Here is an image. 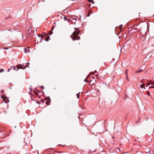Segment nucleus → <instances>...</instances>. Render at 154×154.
I'll return each instance as SVG.
<instances>
[{"label": "nucleus", "instance_id": "9b49d317", "mask_svg": "<svg viewBox=\"0 0 154 154\" xmlns=\"http://www.w3.org/2000/svg\"><path fill=\"white\" fill-rule=\"evenodd\" d=\"M125 74H126V76H127L128 75V70L127 69H126L125 71Z\"/></svg>", "mask_w": 154, "mask_h": 154}, {"label": "nucleus", "instance_id": "f03ea898", "mask_svg": "<svg viewBox=\"0 0 154 154\" xmlns=\"http://www.w3.org/2000/svg\"><path fill=\"white\" fill-rule=\"evenodd\" d=\"M21 66H20L17 65L16 66H13V69L14 70L16 71H17L19 69H24L25 68L23 67L22 65H21Z\"/></svg>", "mask_w": 154, "mask_h": 154}, {"label": "nucleus", "instance_id": "2f4dec72", "mask_svg": "<svg viewBox=\"0 0 154 154\" xmlns=\"http://www.w3.org/2000/svg\"><path fill=\"white\" fill-rule=\"evenodd\" d=\"M36 103H39V101H37V102H36Z\"/></svg>", "mask_w": 154, "mask_h": 154}, {"label": "nucleus", "instance_id": "412c9836", "mask_svg": "<svg viewBox=\"0 0 154 154\" xmlns=\"http://www.w3.org/2000/svg\"><path fill=\"white\" fill-rule=\"evenodd\" d=\"M89 13L90 14H92L93 13V12L92 11H90L89 12Z\"/></svg>", "mask_w": 154, "mask_h": 154}, {"label": "nucleus", "instance_id": "4468645a", "mask_svg": "<svg viewBox=\"0 0 154 154\" xmlns=\"http://www.w3.org/2000/svg\"><path fill=\"white\" fill-rule=\"evenodd\" d=\"M52 33H53L52 30H51L50 31V32H49V34L50 35H51L52 34Z\"/></svg>", "mask_w": 154, "mask_h": 154}, {"label": "nucleus", "instance_id": "20e7f679", "mask_svg": "<svg viewBox=\"0 0 154 154\" xmlns=\"http://www.w3.org/2000/svg\"><path fill=\"white\" fill-rule=\"evenodd\" d=\"M1 97L2 99H3V100L5 101V100H6L7 99V97L5 96L4 95H2Z\"/></svg>", "mask_w": 154, "mask_h": 154}, {"label": "nucleus", "instance_id": "b1692460", "mask_svg": "<svg viewBox=\"0 0 154 154\" xmlns=\"http://www.w3.org/2000/svg\"><path fill=\"white\" fill-rule=\"evenodd\" d=\"M150 83L149 82L148 83V84H147V86H149L150 85Z\"/></svg>", "mask_w": 154, "mask_h": 154}, {"label": "nucleus", "instance_id": "72a5a7b5", "mask_svg": "<svg viewBox=\"0 0 154 154\" xmlns=\"http://www.w3.org/2000/svg\"><path fill=\"white\" fill-rule=\"evenodd\" d=\"M134 29H136V30H137V28H134Z\"/></svg>", "mask_w": 154, "mask_h": 154}, {"label": "nucleus", "instance_id": "9d476101", "mask_svg": "<svg viewBox=\"0 0 154 154\" xmlns=\"http://www.w3.org/2000/svg\"><path fill=\"white\" fill-rule=\"evenodd\" d=\"M140 118H139L138 119V120H137V121L135 123L136 124H137V123H138V122H139L140 121Z\"/></svg>", "mask_w": 154, "mask_h": 154}, {"label": "nucleus", "instance_id": "6ab92c4d", "mask_svg": "<svg viewBox=\"0 0 154 154\" xmlns=\"http://www.w3.org/2000/svg\"><path fill=\"white\" fill-rule=\"evenodd\" d=\"M147 93L148 95H150V93L149 92L147 91Z\"/></svg>", "mask_w": 154, "mask_h": 154}, {"label": "nucleus", "instance_id": "393cba45", "mask_svg": "<svg viewBox=\"0 0 154 154\" xmlns=\"http://www.w3.org/2000/svg\"><path fill=\"white\" fill-rule=\"evenodd\" d=\"M126 79H127V80L128 81V80H128V75L127 76H126Z\"/></svg>", "mask_w": 154, "mask_h": 154}, {"label": "nucleus", "instance_id": "7c9ffc66", "mask_svg": "<svg viewBox=\"0 0 154 154\" xmlns=\"http://www.w3.org/2000/svg\"><path fill=\"white\" fill-rule=\"evenodd\" d=\"M122 25H121L120 26V27H121V28H122Z\"/></svg>", "mask_w": 154, "mask_h": 154}, {"label": "nucleus", "instance_id": "a878e982", "mask_svg": "<svg viewBox=\"0 0 154 154\" xmlns=\"http://www.w3.org/2000/svg\"><path fill=\"white\" fill-rule=\"evenodd\" d=\"M54 26H53V27H52V29H51V30H53V29H54Z\"/></svg>", "mask_w": 154, "mask_h": 154}, {"label": "nucleus", "instance_id": "ddd939ff", "mask_svg": "<svg viewBox=\"0 0 154 154\" xmlns=\"http://www.w3.org/2000/svg\"><path fill=\"white\" fill-rule=\"evenodd\" d=\"M49 38H48V37H46V38L45 39V41H48L49 40Z\"/></svg>", "mask_w": 154, "mask_h": 154}, {"label": "nucleus", "instance_id": "7ed1b4c3", "mask_svg": "<svg viewBox=\"0 0 154 154\" xmlns=\"http://www.w3.org/2000/svg\"><path fill=\"white\" fill-rule=\"evenodd\" d=\"M29 47H28V49L24 48V52L26 53H27L29 52H30V50L29 49Z\"/></svg>", "mask_w": 154, "mask_h": 154}, {"label": "nucleus", "instance_id": "dca6fc26", "mask_svg": "<svg viewBox=\"0 0 154 154\" xmlns=\"http://www.w3.org/2000/svg\"><path fill=\"white\" fill-rule=\"evenodd\" d=\"M49 102V101H47L46 102V104H47L48 105H49V102Z\"/></svg>", "mask_w": 154, "mask_h": 154}, {"label": "nucleus", "instance_id": "f704fd0d", "mask_svg": "<svg viewBox=\"0 0 154 154\" xmlns=\"http://www.w3.org/2000/svg\"><path fill=\"white\" fill-rule=\"evenodd\" d=\"M4 49H8V48H5Z\"/></svg>", "mask_w": 154, "mask_h": 154}, {"label": "nucleus", "instance_id": "f3484780", "mask_svg": "<svg viewBox=\"0 0 154 154\" xmlns=\"http://www.w3.org/2000/svg\"><path fill=\"white\" fill-rule=\"evenodd\" d=\"M4 71V70L2 69L0 70V72H3Z\"/></svg>", "mask_w": 154, "mask_h": 154}, {"label": "nucleus", "instance_id": "aec40b11", "mask_svg": "<svg viewBox=\"0 0 154 154\" xmlns=\"http://www.w3.org/2000/svg\"><path fill=\"white\" fill-rule=\"evenodd\" d=\"M137 31L139 32L140 33H141V30L140 29L137 30Z\"/></svg>", "mask_w": 154, "mask_h": 154}, {"label": "nucleus", "instance_id": "4be33fe9", "mask_svg": "<svg viewBox=\"0 0 154 154\" xmlns=\"http://www.w3.org/2000/svg\"><path fill=\"white\" fill-rule=\"evenodd\" d=\"M149 87L150 88H154V86H152L151 87Z\"/></svg>", "mask_w": 154, "mask_h": 154}, {"label": "nucleus", "instance_id": "c9c22d12", "mask_svg": "<svg viewBox=\"0 0 154 154\" xmlns=\"http://www.w3.org/2000/svg\"><path fill=\"white\" fill-rule=\"evenodd\" d=\"M27 67H29V65H27Z\"/></svg>", "mask_w": 154, "mask_h": 154}, {"label": "nucleus", "instance_id": "f8f14e48", "mask_svg": "<svg viewBox=\"0 0 154 154\" xmlns=\"http://www.w3.org/2000/svg\"><path fill=\"white\" fill-rule=\"evenodd\" d=\"M47 100H48V101H49V102H51V99L49 97H48L47 98Z\"/></svg>", "mask_w": 154, "mask_h": 154}, {"label": "nucleus", "instance_id": "f257e3e1", "mask_svg": "<svg viewBox=\"0 0 154 154\" xmlns=\"http://www.w3.org/2000/svg\"><path fill=\"white\" fill-rule=\"evenodd\" d=\"M79 33V29H77V30H76L73 32L72 34L71 35V37L72 39L73 40H79L80 39V37L78 36Z\"/></svg>", "mask_w": 154, "mask_h": 154}, {"label": "nucleus", "instance_id": "5701e85b", "mask_svg": "<svg viewBox=\"0 0 154 154\" xmlns=\"http://www.w3.org/2000/svg\"><path fill=\"white\" fill-rule=\"evenodd\" d=\"M38 35L39 37H40V36L42 37V35L38 34Z\"/></svg>", "mask_w": 154, "mask_h": 154}, {"label": "nucleus", "instance_id": "1a4fd4ad", "mask_svg": "<svg viewBox=\"0 0 154 154\" xmlns=\"http://www.w3.org/2000/svg\"><path fill=\"white\" fill-rule=\"evenodd\" d=\"M88 1L90 2H92L93 3H94V2L93 1V0H88Z\"/></svg>", "mask_w": 154, "mask_h": 154}, {"label": "nucleus", "instance_id": "39448f33", "mask_svg": "<svg viewBox=\"0 0 154 154\" xmlns=\"http://www.w3.org/2000/svg\"><path fill=\"white\" fill-rule=\"evenodd\" d=\"M143 71V70L142 69H140L136 71L135 72V73L140 72H141Z\"/></svg>", "mask_w": 154, "mask_h": 154}, {"label": "nucleus", "instance_id": "a211bd4d", "mask_svg": "<svg viewBox=\"0 0 154 154\" xmlns=\"http://www.w3.org/2000/svg\"><path fill=\"white\" fill-rule=\"evenodd\" d=\"M151 84L152 85H153L154 84V81H153L152 82L151 81Z\"/></svg>", "mask_w": 154, "mask_h": 154}, {"label": "nucleus", "instance_id": "423d86ee", "mask_svg": "<svg viewBox=\"0 0 154 154\" xmlns=\"http://www.w3.org/2000/svg\"><path fill=\"white\" fill-rule=\"evenodd\" d=\"M13 67V66H11L10 68H9V69H8V72H9L10 71V70L11 69H13V67Z\"/></svg>", "mask_w": 154, "mask_h": 154}, {"label": "nucleus", "instance_id": "cd10ccee", "mask_svg": "<svg viewBox=\"0 0 154 154\" xmlns=\"http://www.w3.org/2000/svg\"><path fill=\"white\" fill-rule=\"evenodd\" d=\"M149 153L150 154H152V153L151 152V151H149Z\"/></svg>", "mask_w": 154, "mask_h": 154}, {"label": "nucleus", "instance_id": "c756f323", "mask_svg": "<svg viewBox=\"0 0 154 154\" xmlns=\"http://www.w3.org/2000/svg\"><path fill=\"white\" fill-rule=\"evenodd\" d=\"M1 92L2 93L3 92H4V90H2L1 91Z\"/></svg>", "mask_w": 154, "mask_h": 154}, {"label": "nucleus", "instance_id": "e433bc0d", "mask_svg": "<svg viewBox=\"0 0 154 154\" xmlns=\"http://www.w3.org/2000/svg\"><path fill=\"white\" fill-rule=\"evenodd\" d=\"M42 88H44V87H42Z\"/></svg>", "mask_w": 154, "mask_h": 154}, {"label": "nucleus", "instance_id": "0eeeda50", "mask_svg": "<svg viewBox=\"0 0 154 154\" xmlns=\"http://www.w3.org/2000/svg\"><path fill=\"white\" fill-rule=\"evenodd\" d=\"M80 92H79V93L77 94H76V95H77V97L78 98H79V96H80Z\"/></svg>", "mask_w": 154, "mask_h": 154}, {"label": "nucleus", "instance_id": "bb28decb", "mask_svg": "<svg viewBox=\"0 0 154 154\" xmlns=\"http://www.w3.org/2000/svg\"><path fill=\"white\" fill-rule=\"evenodd\" d=\"M90 14L89 13L87 15V16L88 17L89 16H90Z\"/></svg>", "mask_w": 154, "mask_h": 154}, {"label": "nucleus", "instance_id": "2eb2a0df", "mask_svg": "<svg viewBox=\"0 0 154 154\" xmlns=\"http://www.w3.org/2000/svg\"><path fill=\"white\" fill-rule=\"evenodd\" d=\"M9 102V100H5V103H8Z\"/></svg>", "mask_w": 154, "mask_h": 154}, {"label": "nucleus", "instance_id": "6e6552de", "mask_svg": "<svg viewBox=\"0 0 154 154\" xmlns=\"http://www.w3.org/2000/svg\"><path fill=\"white\" fill-rule=\"evenodd\" d=\"M144 84H141V85H140V87L143 88H145V87H144Z\"/></svg>", "mask_w": 154, "mask_h": 154}, {"label": "nucleus", "instance_id": "473e14b6", "mask_svg": "<svg viewBox=\"0 0 154 154\" xmlns=\"http://www.w3.org/2000/svg\"><path fill=\"white\" fill-rule=\"evenodd\" d=\"M92 73L91 74H94V73H93V72H92Z\"/></svg>", "mask_w": 154, "mask_h": 154}, {"label": "nucleus", "instance_id": "c85d7f7f", "mask_svg": "<svg viewBox=\"0 0 154 154\" xmlns=\"http://www.w3.org/2000/svg\"><path fill=\"white\" fill-rule=\"evenodd\" d=\"M41 101H42V102H44V100H43V99H42V100H41Z\"/></svg>", "mask_w": 154, "mask_h": 154}]
</instances>
